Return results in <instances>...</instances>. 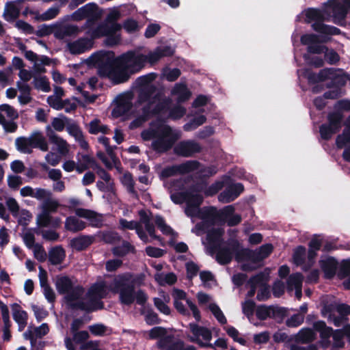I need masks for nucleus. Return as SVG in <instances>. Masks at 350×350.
Wrapping results in <instances>:
<instances>
[{"label":"nucleus","mask_w":350,"mask_h":350,"mask_svg":"<svg viewBox=\"0 0 350 350\" xmlns=\"http://www.w3.org/2000/svg\"><path fill=\"white\" fill-rule=\"evenodd\" d=\"M94 238L89 235L81 234L70 240V246L77 252L85 250L93 243Z\"/></svg>","instance_id":"5701e85b"},{"label":"nucleus","mask_w":350,"mask_h":350,"mask_svg":"<svg viewBox=\"0 0 350 350\" xmlns=\"http://www.w3.org/2000/svg\"><path fill=\"white\" fill-rule=\"evenodd\" d=\"M11 307L13 319L18 325V330L22 331L27 324V312L22 310L21 306L17 303L13 304Z\"/></svg>","instance_id":"aec40b11"},{"label":"nucleus","mask_w":350,"mask_h":350,"mask_svg":"<svg viewBox=\"0 0 350 350\" xmlns=\"http://www.w3.org/2000/svg\"><path fill=\"white\" fill-rule=\"evenodd\" d=\"M268 274H265L264 272H260L255 275L252 276L248 284L250 286V289L247 293L248 297H252L254 296L256 291V286L258 284H262L267 279Z\"/></svg>","instance_id":"c756f323"},{"label":"nucleus","mask_w":350,"mask_h":350,"mask_svg":"<svg viewBox=\"0 0 350 350\" xmlns=\"http://www.w3.org/2000/svg\"><path fill=\"white\" fill-rule=\"evenodd\" d=\"M154 223L163 234L170 235L173 234V229L165 223L161 215H157L155 216Z\"/></svg>","instance_id":"37998d69"},{"label":"nucleus","mask_w":350,"mask_h":350,"mask_svg":"<svg viewBox=\"0 0 350 350\" xmlns=\"http://www.w3.org/2000/svg\"><path fill=\"white\" fill-rule=\"evenodd\" d=\"M301 43L307 46H311L314 44H320L321 41L319 36L314 33H306L301 36Z\"/></svg>","instance_id":"6e6d98bb"},{"label":"nucleus","mask_w":350,"mask_h":350,"mask_svg":"<svg viewBox=\"0 0 350 350\" xmlns=\"http://www.w3.org/2000/svg\"><path fill=\"white\" fill-rule=\"evenodd\" d=\"M167 336V329L163 327H154L149 331V338L150 339L159 338L160 340Z\"/></svg>","instance_id":"0e129e2a"},{"label":"nucleus","mask_w":350,"mask_h":350,"mask_svg":"<svg viewBox=\"0 0 350 350\" xmlns=\"http://www.w3.org/2000/svg\"><path fill=\"white\" fill-rule=\"evenodd\" d=\"M122 27L129 33H132L139 30V25L137 21L133 18L126 19L122 25Z\"/></svg>","instance_id":"774afa93"},{"label":"nucleus","mask_w":350,"mask_h":350,"mask_svg":"<svg viewBox=\"0 0 350 350\" xmlns=\"http://www.w3.org/2000/svg\"><path fill=\"white\" fill-rule=\"evenodd\" d=\"M66 252L61 245L55 246L49 252V262L53 265L61 264L65 259Z\"/></svg>","instance_id":"c85d7f7f"},{"label":"nucleus","mask_w":350,"mask_h":350,"mask_svg":"<svg viewBox=\"0 0 350 350\" xmlns=\"http://www.w3.org/2000/svg\"><path fill=\"white\" fill-rule=\"evenodd\" d=\"M200 163L196 160H189L179 165H173L164 167L160 174L161 178L165 179L177 174H186L197 170Z\"/></svg>","instance_id":"1a4fd4ad"},{"label":"nucleus","mask_w":350,"mask_h":350,"mask_svg":"<svg viewBox=\"0 0 350 350\" xmlns=\"http://www.w3.org/2000/svg\"><path fill=\"white\" fill-rule=\"evenodd\" d=\"M114 65L116 70H113L111 77L114 84L124 83L133 75V73H130V71L126 67L120 66L116 59H114Z\"/></svg>","instance_id":"4be33fe9"},{"label":"nucleus","mask_w":350,"mask_h":350,"mask_svg":"<svg viewBox=\"0 0 350 350\" xmlns=\"http://www.w3.org/2000/svg\"><path fill=\"white\" fill-rule=\"evenodd\" d=\"M82 31L77 25H66L60 26L56 25L53 34L55 38L63 40L66 37L77 36Z\"/></svg>","instance_id":"a211bd4d"},{"label":"nucleus","mask_w":350,"mask_h":350,"mask_svg":"<svg viewBox=\"0 0 350 350\" xmlns=\"http://www.w3.org/2000/svg\"><path fill=\"white\" fill-rule=\"evenodd\" d=\"M94 40L91 37L80 38L74 42H69L68 48L72 55L81 54L92 47Z\"/></svg>","instance_id":"dca6fc26"},{"label":"nucleus","mask_w":350,"mask_h":350,"mask_svg":"<svg viewBox=\"0 0 350 350\" xmlns=\"http://www.w3.org/2000/svg\"><path fill=\"white\" fill-rule=\"evenodd\" d=\"M47 102L52 108L62 110L64 109V103H69V99L62 100V98L49 96Z\"/></svg>","instance_id":"052dcab7"},{"label":"nucleus","mask_w":350,"mask_h":350,"mask_svg":"<svg viewBox=\"0 0 350 350\" xmlns=\"http://www.w3.org/2000/svg\"><path fill=\"white\" fill-rule=\"evenodd\" d=\"M303 280V275L300 273L290 275L287 280V285L289 288L295 287V289L301 288Z\"/></svg>","instance_id":"8fccbe9b"},{"label":"nucleus","mask_w":350,"mask_h":350,"mask_svg":"<svg viewBox=\"0 0 350 350\" xmlns=\"http://www.w3.org/2000/svg\"><path fill=\"white\" fill-rule=\"evenodd\" d=\"M313 329L320 334L323 345L327 347L330 345L329 338L333 335L334 331L331 327L327 326L323 321H317L313 324Z\"/></svg>","instance_id":"f3484780"},{"label":"nucleus","mask_w":350,"mask_h":350,"mask_svg":"<svg viewBox=\"0 0 350 350\" xmlns=\"http://www.w3.org/2000/svg\"><path fill=\"white\" fill-rule=\"evenodd\" d=\"M319 133L323 139L329 140L332 138L333 135L338 132L336 130H334V128L325 123L320 126Z\"/></svg>","instance_id":"864d4df0"},{"label":"nucleus","mask_w":350,"mask_h":350,"mask_svg":"<svg viewBox=\"0 0 350 350\" xmlns=\"http://www.w3.org/2000/svg\"><path fill=\"white\" fill-rule=\"evenodd\" d=\"M306 17L308 22L314 21L312 25V28L316 32L321 34L335 36L340 35L341 30L334 26L323 23L326 19L322 12L316 8H308L306 10Z\"/></svg>","instance_id":"423d86ee"},{"label":"nucleus","mask_w":350,"mask_h":350,"mask_svg":"<svg viewBox=\"0 0 350 350\" xmlns=\"http://www.w3.org/2000/svg\"><path fill=\"white\" fill-rule=\"evenodd\" d=\"M156 280L160 285H164L165 284L173 285L176 282L177 277L174 273L171 272L166 273L165 275H158V278H156Z\"/></svg>","instance_id":"bf43d9fd"},{"label":"nucleus","mask_w":350,"mask_h":350,"mask_svg":"<svg viewBox=\"0 0 350 350\" xmlns=\"http://www.w3.org/2000/svg\"><path fill=\"white\" fill-rule=\"evenodd\" d=\"M324 57L326 62L330 65H336L340 59L339 54L333 49H329L325 50Z\"/></svg>","instance_id":"49530a36"},{"label":"nucleus","mask_w":350,"mask_h":350,"mask_svg":"<svg viewBox=\"0 0 350 350\" xmlns=\"http://www.w3.org/2000/svg\"><path fill=\"white\" fill-rule=\"evenodd\" d=\"M187 198L186 204H189L197 208L200 207V205L204 201V198L201 194L193 193L190 191H188V196Z\"/></svg>","instance_id":"09e8293b"},{"label":"nucleus","mask_w":350,"mask_h":350,"mask_svg":"<svg viewBox=\"0 0 350 350\" xmlns=\"http://www.w3.org/2000/svg\"><path fill=\"white\" fill-rule=\"evenodd\" d=\"M189 325L191 332L196 337L202 336L206 341H210L212 339V333L207 327L200 326L194 323H191Z\"/></svg>","instance_id":"72a5a7b5"},{"label":"nucleus","mask_w":350,"mask_h":350,"mask_svg":"<svg viewBox=\"0 0 350 350\" xmlns=\"http://www.w3.org/2000/svg\"><path fill=\"white\" fill-rule=\"evenodd\" d=\"M33 84L36 90H42L44 92L51 91L50 83L46 76H33Z\"/></svg>","instance_id":"4c0bfd02"},{"label":"nucleus","mask_w":350,"mask_h":350,"mask_svg":"<svg viewBox=\"0 0 350 350\" xmlns=\"http://www.w3.org/2000/svg\"><path fill=\"white\" fill-rule=\"evenodd\" d=\"M199 219L214 226L217 222L225 221L234 212L232 205H228L221 210L213 206H203L200 210Z\"/></svg>","instance_id":"0eeeda50"},{"label":"nucleus","mask_w":350,"mask_h":350,"mask_svg":"<svg viewBox=\"0 0 350 350\" xmlns=\"http://www.w3.org/2000/svg\"><path fill=\"white\" fill-rule=\"evenodd\" d=\"M88 297L104 299L107 297V292L104 282L94 284L88 290Z\"/></svg>","instance_id":"473e14b6"},{"label":"nucleus","mask_w":350,"mask_h":350,"mask_svg":"<svg viewBox=\"0 0 350 350\" xmlns=\"http://www.w3.org/2000/svg\"><path fill=\"white\" fill-rule=\"evenodd\" d=\"M148 107L142 108V114L135 118L130 124L131 129L140 127L144 123L150 120L152 117L149 114Z\"/></svg>","instance_id":"e433bc0d"},{"label":"nucleus","mask_w":350,"mask_h":350,"mask_svg":"<svg viewBox=\"0 0 350 350\" xmlns=\"http://www.w3.org/2000/svg\"><path fill=\"white\" fill-rule=\"evenodd\" d=\"M141 136L144 141L154 139L151 148L160 154L169 151L180 137V135L170 125L164 124L163 120L160 118L152 120L149 128L142 132Z\"/></svg>","instance_id":"f03ea898"},{"label":"nucleus","mask_w":350,"mask_h":350,"mask_svg":"<svg viewBox=\"0 0 350 350\" xmlns=\"http://www.w3.org/2000/svg\"><path fill=\"white\" fill-rule=\"evenodd\" d=\"M224 187V183L221 181H215L211 184L204 191L206 196H213L217 194Z\"/></svg>","instance_id":"338daca9"},{"label":"nucleus","mask_w":350,"mask_h":350,"mask_svg":"<svg viewBox=\"0 0 350 350\" xmlns=\"http://www.w3.org/2000/svg\"><path fill=\"white\" fill-rule=\"evenodd\" d=\"M257 306H256V303L252 299H247L242 303V311L243 313L247 317L254 315L255 308Z\"/></svg>","instance_id":"680f3d73"},{"label":"nucleus","mask_w":350,"mask_h":350,"mask_svg":"<svg viewBox=\"0 0 350 350\" xmlns=\"http://www.w3.org/2000/svg\"><path fill=\"white\" fill-rule=\"evenodd\" d=\"M158 347L162 350H197L195 346L185 345L180 339L174 340L173 336H167L159 340Z\"/></svg>","instance_id":"ddd939ff"},{"label":"nucleus","mask_w":350,"mask_h":350,"mask_svg":"<svg viewBox=\"0 0 350 350\" xmlns=\"http://www.w3.org/2000/svg\"><path fill=\"white\" fill-rule=\"evenodd\" d=\"M315 338L313 329L310 328H303L297 334V339L299 342L306 344L312 342Z\"/></svg>","instance_id":"58836bf2"},{"label":"nucleus","mask_w":350,"mask_h":350,"mask_svg":"<svg viewBox=\"0 0 350 350\" xmlns=\"http://www.w3.org/2000/svg\"><path fill=\"white\" fill-rule=\"evenodd\" d=\"M15 145L18 151L30 154L32 148H38L42 151L48 150V144L44 137L39 132L34 133L31 137H19L15 140Z\"/></svg>","instance_id":"6e6552de"},{"label":"nucleus","mask_w":350,"mask_h":350,"mask_svg":"<svg viewBox=\"0 0 350 350\" xmlns=\"http://www.w3.org/2000/svg\"><path fill=\"white\" fill-rule=\"evenodd\" d=\"M55 287L59 295H65L64 299L70 308V304H75V301L79 299L84 292L81 286H74L71 279L66 275L57 278Z\"/></svg>","instance_id":"39448f33"},{"label":"nucleus","mask_w":350,"mask_h":350,"mask_svg":"<svg viewBox=\"0 0 350 350\" xmlns=\"http://www.w3.org/2000/svg\"><path fill=\"white\" fill-rule=\"evenodd\" d=\"M88 302L83 301H75V304H70V308L72 310H80L90 313L98 310L104 308V303L101 301L102 299L96 297H89Z\"/></svg>","instance_id":"4468645a"},{"label":"nucleus","mask_w":350,"mask_h":350,"mask_svg":"<svg viewBox=\"0 0 350 350\" xmlns=\"http://www.w3.org/2000/svg\"><path fill=\"white\" fill-rule=\"evenodd\" d=\"M270 310H271L270 306L259 305L256 309V316L259 320L265 321L270 318Z\"/></svg>","instance_id":"5fc2aeb1"},{"label":"nucleus","mask_w":350,"mask_h":350,"mask_svg":"<svg viewBox=\"0 0 350 350\" xmlns=\"http://www.w3.org/2000/svg\"><path fill=\"white\" fill-rule=\"evenodd\" d=\"M84 9L86 17L90 16H101L102 12L99 10V7L95 3H88L86 5L82 6Z\"/></svg>","instance_id":"603ef678"},{"label":"nucleus","mask_w":350,"mask_h":350,"mask_svg":"<svg viewBox=\"0 0 350 350\" xmlns=\"http://www.w3.org/2000/svg\"><path fill=\"white\" fill-rule=\"evenodd\" d=\"M76 215L79 217L89 219L91 222L99 221L98 214L92 210L78 208L75 210Z\"/></svg>","instance_id":"ea45409f"},{"label":"nucleus","mask_w":350,"mask_h":350,"mask_svg":"<svg viewBox=\"0 0 350 350\" xmlns=\"http://www.w3.org/2000/svg\"><path fill=\"white\" fill-rule=\"evenodd\" d=\"M111 291L119 294V301L122 305L131 306L134 303L135 291V282L131 280V275L120 274L113 280Z\"/></svg>","instance_id":"7ed1b4c3"},{"label":"nucleus","mask_w":350,"mask_h":350,"mask_svg":"<svg viewBox=\"0 0 350 350\" xmlns=\"http://www.w3.org/2000/svg\"><path fill=\"white\" fill-rule=\"evenodd\" d=\"M232 241H234V239L230 238L225 242L224 245H220L212 250V252H216L215 258L219 264L226 265L232 261L234 257V252L230 246Z\"/></svg>","instance_id":"f8f14e48"},{"label":"nucleus","mask_w":350,"mask_h":350,"mask_svg":"<svg viewBox=\"0 0 350 350\" xmlns=\"http://www.w3.org/2000/svg\"><path fill=\"white\" fill-rule=\"evenodd\" d=\"M111 252L115 256L124 257L129 253H135V248L129 241L124 240L121 245L113 247Z\"/></svg>","instance_id":"f704fd0d"},{"label":"nucleus","mask_w":350,"mask_h":350,"mask_svg":"<svg viewBox=\"0 0 350 350\" xmlns=\"http://www.w3.org/2000/svg\"><path fill=\"white\" fill-rule=\"evenodd\" d=\"M335 71L328 77L330 81L327 83V88H340L344 87L347 81V75L343 73L342 75L338 74V72H342L343 70L340 68H331Z\"/></svg>","instance_id":"412c9836"},{"label":"nucleus","mask_w":350,"mask_h":350,"mask_svg":"<svg viewBox=\"0 0 350 350\" xmlns=\"http://www.w3.org/2000/svg\"><path fill=\"white\" fill-rule=\"evenodd\" d=\"M209 309L219 323L221 325H225L227 323V319L226 317L221 310L220 308L217 304H210Z\"/></svg>","instance_id":"4d7b16f0"},{"label":"nucleus","mask_w":350,"mask_h":350,"mask_svg":"<svg viewBox=\"0 0 350 350\" xmlns=\"http://www.w3.org/2000/svg\"><path fill=\"white\" fill-rule=\"evenodd\" d=\"M338 304L336 302L325 303L322 308V314L325 317H327L328 319H332L335 312L337 310Z\"/></svg>","instance_id":"13d9d810"},{"label":"nucleus","mask_w":350,"mask_h":350,"mask_svg":"<svg viewBox=\"0 0 350 350\" xmlns=\"http://www.w3.org/2000/svg\"><path fill=\"white\" fill-rule=\"evenodd\" d=\"M319 265L324 273L325 278L332 279L334 277L338 266V262L335 258L328 256L326 259L321 260Z\"/></svg>","instance_id":"6ab92c4d"},{"label":"nucleus","mask_w":350,"mask_h":350,"mask_svg":"<svg viewBox=\"0 0 350 350\" xmlns=\"http://www.w3.org/2000/svg\"><path fill=\"white\" fill-rule=\"evenodd\" d=\"M172 100L170 98H162L160 93L155 94L150 100L144 107H148L149 114L151 117L165 113L171 105Z\"/></svg>","instance_id":"9d476101"},{"label":"nucleus","mask_w":350,"mask_h":350,"mask_svg":"<svg viewBox=\"0 0 350 350\" xmlns=\"http://www.w3.org/2000/svg\"><path fill=\"white\" fill-rule=\"evenodd\" d=\"M335 71L334 69L325 68L321 69L318 74L313 72H308L306 74V77L310 84H315L319 82H323L328 79V77Z\"/></svg>","instance_id":"a878e982"},{"label":"nucleus","mask_w":350,"mask_h":350,"mask_svg":"<svg viewBox=\"0 0 350 350\" xmlns=\"http://www.w3.org/2000/svg\"><path fill=\"white\" fill-rule=\"evenodd\" d=\"M59 13L58 7H51L40 15L38 18L42 21H49L55 18Z\"/></svg>","instance_id":"e2e57ef3"},{"label":"nucleus","mask_w":350,"mask_h":350,"mask_svg":"<svg viewBox=\"0 0 350 350\" xmlns=\"http://www.w3.org/2000/svg\"><path fill=\"white\" fill-rule=\"evenodd\" d=\"M174 50L170 46H159L148 55H144L134 50H130L116 57L119 65L126 67L130 73L135 74L141 71L146 63L154 65L161 59L172 57Z\"/></svg>","instance_id":"f257e3e1"},{"label":"nucleus","mask_w":350,"mask_h":350,"mask_svg":"<svg viewBox=\"0 0 350 350\" xmlns=\"http://www.w3.org/2000/svg\"><path fill=\"white\" fill-rule=\"evenodd\" d=\"M52 220L51 215L46 211H41L36 217V224L39 228H46L50 226Z\"/></svg>","instance_id":"de8ad7c7"},{"label":"nucleus","mask_w":350,"mask_h":350,"mask_svg":"<svg viewBox=\"0 0 350 350\" xmlns=\"http://www.w3.org/2000/svg\"><path fill=\"white\" fill-rule=\"evenodd\" d=\"M86 227V224L75 216H69L66 219L65 228L72 232L83 230Z\"/></svg>","instance_id":"7c9ffc66"},{"label":"nucleus","mask_w":350,"mask_h":350,"mask_svg":"<svg viewBox=\"0 0 350 350\" xmlns=\"http://www.w3.org/2000/svg\"><path fill=\"white\" fill-rule=\"evenodd\" d=\"M244 191V187L241 183H235L228 186L218 196V200L223 203H229L237 198Z\"/></svg>","instance_id":"2eb2a0df"},{"label":"nucleus","mask_w":350,"mask_h":350,"mask_svg":"<svg viewBox=\"0 0 350 350\" xmlns=\"http://www.w3.org/2000/svg\"><path fill=\"white\" fill-rule=\"evenodd\" d=\"M46 135L50 142L57 146V150L59 153L64 154L68 152L66 142L59 137L49 126L46 128Z\"/></svg>","instance_id":"bb28decb"},{"label":"nucleus","mask_w":350,"mask_h":350,"mask_svg":"<svg viewBox=\"0 0 350 350\" xmlns=\"http://www.w3.org/2000/svg\"><path fill=\"white\" fill-rule=\"evenodd\" d=\"M342 120L343 114L342 112L339 111H333L328 113L327 123L326 124L339 132L342 127Z\"/></svg>","instance_id":"c9c22d12"},{"label":"nucleus","mask_w":350,"mask_h":350,"mask_svg":"<svg viewBox=\"0 0 350 350\" xmlns=\"http://www.w3.org/2000/svg\"><path fill=\"white\" fill-rule=\"evenodd\" d=\"M59 206L60 204L57 200L51 198L46 199L42 204V211H46L49 215H51V213L57 212Z\"/></svg>","instance_id":"3c124183"},{"label":"nucleus","mask_w":350,"mask_h":350,"mask_svg":"<svg viewBox=\"0 0 350 350\" xmlns=\"http://www.w3.org/2000/svg\"><path fill=\"white\" fill-rule=\"evenodd\" d=\"M349 143H350V129L345 127L342 134L336 137V145L338 148L341 149Z\"/></svg>","instance_id":"c03bdc74"},{"label":"nucleus","mask_w":350,"mask_h":350,"mask_svg":"<svg viewBox=\"0 0 350 350\" xmlns=\"http://www.w3.org/2000/svg\"><path fill=\"white\" fill-rule=\"evenodd\" d=\"M345 335V328L342 329H336L333 333L332 337L334 342L332 347L334 349L343 348L345 346V342L343 341V337Z\"/></svg>","instance_id":"a18cd8bd"},{"label":"nucleus","mask_w":350,"mask_h":350,"mask_svg":"<svg viewBox=\"0 0 350 350\" xmlns=\"http://www.w3.org/2000/svg\"><path fill=\"white\" fill-rule=\"evenodd\" d=\"M348 13V8L343 4L334 2L332 6V21L334 23L342 25Z\"/></svg>","instance_id":"b1692460"},{"label":"nucleus","mask_w":350,"mask_h":350,"mask_svg":"<svg viewBox=\"0 0 350 350\" xmlns=\"http://www.w3.org/2000/svg\"><path fill=\"white\" fill-rule=\"evenodd\" d=\"M304 315L302 314H295L292 315L286 321V325L288 327H297L304 322Z\"/></svg>","instance_id":"69168bd1"},{"label":"nucleus","mask_w":350,"mask_h":350,"mask_svg":"<svg viewBox=\"0 0 350 350\" xmlns=\"http://www.w3.org/2000/svg\"><path fill=\"white\" fill-rule=\"evenodd\" d=\"M230 246L234 252V257L237 262L247 260L249 249L243 248L239 241L236 239H234V241H232Z\"/></svg>","instance_id":"2f4dec72"},{"label":"nucleus","mask_w":350,"mask_h":350,"mask_svg":"<svg viewBox=\"0 0 350 350\" xmlns=\"http://www.w3.org/2000/svg\"><path fill=\"white\" fill-rule=\"evenodd\" d=\"M201 151L202 147L200 144L191 139L181 141L174 148V152L176 155L183 157H192Z\"/></svg>","instance_id":"9b49d317"},{"label":"nucleus","mask_w":350,"mask_h":350,"mask_svg":"<svg viewBox=\"0 0 350 350\" xmlns=\"http://www.w3.org/2000/svg\"><path fill=\"white\" fill-rule=\"evenodd\" d=\"M172 95H176V101L182 103L187 101L191 97V92L184 83H176L172 90Z\"/></svg>","instance_id":"cd10ccee"},{"label":"nucleus","mask_w":350,"mask_h":350,"mask_svg":"<svg viewBox=\"0 0 350 350\" xmlns=\"http://www.w3.org/2000/svg\"><path fill=\"white\" fill-rule=\"evenodd\" d=\"M95 170H96V173L99 177L103 179L107 185H109V190H115V184L113 180L111 179V174L100 165L98 166L96 165Z\"/></svg>","instance_id":"79ce46f5"},{"label":"nucleus","mask_w":350,"mask_h":350,"mask_svg":"<svg viewBox=\"0 0 350 350\" xmlns=\"http://www.w3.org/2000/svg\"><path fill=\"white\" fill-rule=\"evenodd\" d=\"M121 29L122 25L120 24H112L103 21L95 29L86 31L85 34L94 40L106 37L105 44L112 47L118 44L120 42V35L117 34V32L120 31Z\"/></svg>","instance_id":"20e7f679"},{"label":"nucleus","mask_w":350,"mask_h":350,"mask_svg":"<svg viewBox=\"0 0 350 350\" xmlns=\"http://www.w3.org/2000/svg\"><path fill=\"white\" fill-rule=\"evenodd\" d=\"M306 247L303 245L297 246L293 252V262L297 265H302L306 260Z\"/></svg>","instance_id":"a19ab883"},{"label":"nucleus","mask_w":350,"mask_h":350,"mask_svg":"<svg viewBox=\"0 0 350 350\" xmlns=\"http://www.w3.org/2000/svg\"><path fill=\"white\" fill-rule=\"evenodd\" d=\"M224 230L222 228H212L206 234V240L211 251L223 243L222 236Z\"/></svg>","instance_id":"393cba45"}]
</instances>
